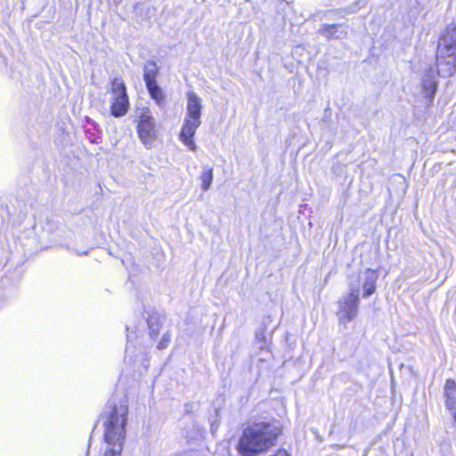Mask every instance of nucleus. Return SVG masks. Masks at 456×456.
<instances>
[{"label": "nucleus", "instance_id": "21", "mask_svg": "<svg viewBox=\"0 0 456 456\" xmlns=\"http://www.w3.org/2000/svg\"><path fill=\"white\" fill-rule=\"evenodd\" d=\"M274 456H289V454L284 450H279Z\"/></svg>", "mask_w": 456, "mask_h": 456}, {"label": "nucleus", "instance_id": "3", "mask_svg": "<svg viewBox=\"0 0 456 456\" xmlns=\"http://www.w3.org/2000/svg\"><path fill=\"white\" fill-rule=\"evenodd\" d=\"M127 404L120 403L118 405H110V410L106 413L105 441L109 444H116L124 440L126 435Z\"/></svg>", "mask_w": 456, "mask_h": 456}, {"label": "nucleus", "instance_id": "10", "mask_svg": "<svg viewBox=\"0 0 456 456\" xmlns=\"http://www.w3.org/2000/svg\"><path fill=\"white\" fill-rule=\"evenodd\" d=\"M159 74V68L157 65V62L153 60L148 61L143 66V80L145 86L158 83L157 77Z\"/></svg>", "mask_w": 456, "mask_h": 456}, {"label": "nucleus", "instance_id": "14", "mask_svg": "<svg viewBox=\"0 0 456 456\" xmlns=\"http://www.w3.org/2000/svg\"><path fill=\"white\" fill-rule=\"evenodd\" d=\"M338 25L336 24H324L320 28L319 32L327 39L332 38L337 33Z\"/></svg>", "mask_w": 456, "mask_h": 456}, {"label": "nucleus", "instance_id": "20", "mask_svg": "<svg viewBox=\"0 0 456 456\" xmlns=\"http://www.w3.org/2000/svg\"><path fill=\"white\" fill-rule=\"evenodd\" d=\"M149 326L151 333L158 334L159 332V327L158 324L154 326L152 322H149Z\"/></svg>", "mask_w": 456, "mask_h": 456}, {"label": "nucleus", "instance_id": "17", "mask_svg": "<svg viewBox=\"0 0 456 456\" xmlns=\"http://www.w3.org/2000/svg\"><path fill=\"white\" fill-rule=\"evenodd\" d=\"M454 36L456 37V22L452 23L451 26H449L445 28L444 33L442 36V38L443 39H445L446 37L452 38Z\"/></svg>", "mask_w": 456, "mask_h": 456}, {"label": "nucleus", "instance_id": "8", "mask_svg": "<svg viewBox=\"0 0 456 456\" xmlns=\"http://www.w3.org/2000/svg\"><path fill=\"white\" fill-rule=\"evenodd\" d=\"M456 47V44H448L444 46H438V50L436 55V67L439 68L442 65H447V73L450 76L454 75L456 71V53L451 52L452 49Z\"/></svg>", "mask_w": 456, "mask_h": 456}, {"label": "nucleus", "instance_id": "19", "mask_svg": "<svg viewBox=\"0 0 456 456\" xmlns=\"http://www.w3.org/2000/svg\"><path fill=\"white\" fill-rule=\"evenodd\" d=\"M120 447V445L118 446ZM121 452V448H118V450L116 449H110L105 452V456H119V453Z\"/></svg>", "mask_w": 456, "mask_h": 456}, {"label": "nucleus", "instance_id": "11", "mask_svg": "<svg viewBox=\"0 0 456 456\" xmlns=\"http://www.w3.org/2000/svg\"><path fill=\"white\" fill-rule=\"evenodd\" d=\"M150 97L155 102V103L163 107L166 103V94L162 88L159 86L158 83L146 86Z\"/></svg>", "mask_w": 456, "mask_h": 456}, {"label": "nucleus", "instance_id": "2", "mask_svg": "<svg viewBox=\"0 0 456 456\" xmlns=\"http://www.w3.org/2000/svg\"><path fill=\"white\" fill-rule=\"evenodd\" d=\"M186 117L181 128L179 137L191 151L197 149L193 137L201 124V100L193 91L187 92Z\"/></svg>", "mask_w": 456, "mask_h": 456}, {"label": "nucleus", "instance_id": "12", "mask_svg": "<svg viewBox=\"0 0 456 456\" xmlns=\"http://www.w3.org/2000/svg\"><path fill=\"white\" fill-rule=\"evenodd\" d=\"M213 178V168L209 167H204L200 175V180L201 182L200 187L203 191H208L210 188Z\"/></svg>", "mask_w": 456, "mask_h": 456}, {"label": "nucleus", "instance_id": "4", "mask_svg": "<svg viewBox=\"0 0 456 456\" xmlns=\"http://www.w3.org/2000/svg\"><path fill=\"white\" fill-rule=\"evenodd\" d=\"M110 92L111 94V115L116 118L126 115L129 110V98L122 77H118L111 79Z\"/></svg>", "mask_w": 456, "mask_h": 456}, {"label": "nucleus", "instance_id": "5", "mask_svg": "<svg viewBox=\"0 0 456 456\" xmlns=\"http://www.w3.org/2000/svg\"><path fill=\"white\" fill-rule=\"evenodd\" d=\"M339 308L337 313L340 322L347 323L351 322L358 314L359 306V284L353 282L351 291L344 297L339 302Z\"/></svg>", "mask_w": 456, "mask_h": 456}, {"label": "nucleus", "instance_id": "13", "mask_svg": "<svg viewBox=\"0 0 456 456\" xmlns=\"http://www.w3.org/2000/svg\"><path fill=\"white\" fill-rule=\"evenodd\" d=\"M422 88L425 94L430 98V100H433L436 88H437V82L435 80V78H430L423 82Z\"/></svg>", "mask_w": 456, "mask_h": 456}, {"label": "nucleus", "instance_id": "7", "mask_svg": "<svg viewBox=\"0 0 456 456\" xmlns=\"http://www.w3.org/2000/svg\"><path fill=\"white\" fill-rule=\"evenodd\" d=\"M379 274L376 271L367 268L356 276L349 278L348 289L351 291V284L356 282L359 284V289L362 287L363 289L362 297H368L372 295L376 290V281Z\"/></svg>", "mask_w": 456, "mask_h": 456}, {"label": "nucleus", "instance_id": "15", "mask_svg": "<svg viewBox=\"0 0 456 456\" xmlns=\"http://www.w3.org/2000/svg\"><path fill=\"white\" fill-rule=\"evenodd\" d=\"M258 348L260 349V353L263 354L260 357L261 361H267L271 356L270 351V342H267V345L265 346L264 343H257Z\"/></svg>", "mask_w": 456, "mask_h": 456}, {"label": "nucleus", "instance_id": "6", "mask_svg": "<svg viewBox=\"0 0 456 456\" xmlns=\"http://www.w3.org/2000/svg\"><path fill=\"white\" fill-rule=\"evenodd\" d=\"M136 132L142 142L149 147L158 137L155 119L148 108H143L138 116Z\"/></svg>", "mask_w": 456, "mask_h": 456}, {"label": "nucleus", "instance_id": "1", "mask_svg": "<svg viewBox=\"0 0 456 456\" xmlns=\"http://www.w3.org/2000/svg\"><path fill=\"white\" fill-rule=\"evenodd\" d=\"M281 432L278 420L255 422L243 431L238 451L242 456H256L275 445Z\"/></svg>", "mask_w": 456, "mask_h": 456}, {"label": "nucleus", "instance_id": "18", "mask_svg": "<svg viewBox=\"0 0 456 456\" xmlns=\"http://www.w3.org/2000/svg\"><path fill=\"white\" fill-rule=\"evenodd\" d=\"M171 340V336L169 333H166L163 335L160 342L159 343L158 345V349L159 350H163L165 348H167V345L169 344Z\"/></svg>", "mask_w": 456, "mask_h": 456}, {"label": "nucleus", "instance_id": "16", "mask_svg": "<svg viewBox=\"0 0 456 456\" xmlns=\"http://www.w3.org/2000/svg\"><path fill=\"white\" fill-rule=\"evenodd\" d=\"M256 343H264L265 346L267 345V342H270L266 332L262 329L256 332Z\"/></svg>", "mask_w": 456, "mask_h": 456}, {"label": "nucleus", "instance_id": "9", "mask_svg": "<svg viewBox=\"0 0 456 456\" xmlns=\"http://www.w3.org/2000/svg\"><path fill=\"white\" fill-rule=\"evenodd\" d=\"M446 407L451 411L452 417L456 420V382L453 379H448L445 387Z\"/></svg>", "mask_w": 456, "mask_h": 456}]
</instances>
